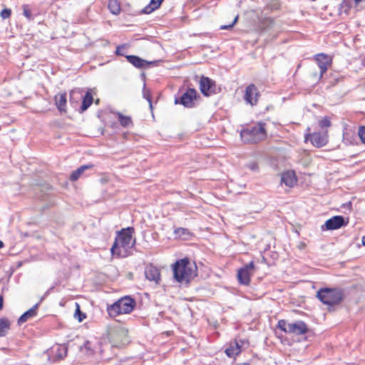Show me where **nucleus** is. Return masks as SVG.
<instances>
[{
    "mask_svg": "<svg viewBox=\"0 0 365 365\" xmlns=\"http://www.w3.org/2000/svg\"><path fill=\"white\" fill-rule=\"evenodd\" d=\"M317 297L324 304L334 306L341 303L344 299V292L339 288H322L317 294Z\"/></svg>",
    "mask_w": 365,
    "mask_h": 365,
    "instance_id": "nucleus-4",
    "label": "nucleus"
},
{
    "mask_svg": "<svg viewBox=\"0 0 365 365\" xmlns=\"http://www.w3.org/2000/svg\"><path fill=\"white\" fill-rule=\"evenodd\" d=\"M82 97V91L79 89H73L70 92V101L78 103V100Z\"/></svg>",
    "mask_w": 365,
    "mask_h": 365,
    "instance_id": "nucleus-27",
    "label": "nucleus"
},
{
    "mask_svg": "<svg viewBox=\"0 0 365 365\" xmlns=\"http://www.w3.org/2000/svg\"><path fill=\"white\" fill-rule=\"evenodd\" d=\"M67 347L65 345H57L55 348L56 356L58 359H63L67 355Z\"/></svg>",
    "mask_w": 365,
    "mask_h": 365,
    "instance_id": "nucleus-25",
    "label": "nucleus"
},
{
    "mask_svg": "<svg viewBox=\"0 0 365 365\" xmlns=\"http://www.w3.org/2000/svg\"><path fill=\"white\" fill-rule=\"evenodd\" d=\"M241 344H240L239 341H235L230 344L225 351L229 357L235 358L241 353Z\"/></svg>",
    "mask_w": 365,
    "mask_h": 365,
    "instance_id": "nucleus-17",
    "label": "nucleus"
},
{
    "mask_svg": "<svg viewBox=\"0 0 365 365\" xmlns=\"http://www.w3.org/2000/svg\"><path fill=\"white\" fill-rule=\"evenodd\" d=\"M24 15L29 19H32V14L31 11L29 10L28 6L24 5Z\"/></svg>",
    "mask_w": 365,
    "mask_h": 365,
    "instance_id": "nucleus-32",
    "label": "nucleus"
},
{
    "mask_svg": "<svg viewBox=\"0 0 365 365\" xmlns=\"http://www.w3.org/2000/svg\"><path fill=\"white\" fill-rule=\"evenodd\" d=\"M133 227H128L122 229L115 237V242L110 248V252L113 255L118 257H125L126 253L132 248L135 244V240H133L132 234L133 232Z\"/></svg>",
    "mask_w": 365,
    "mask_h": 365,
    "instance_id": "nucleus-1",
    "label": "nucleus"
},
{
    "mask_svg": "<svg viewBox=\"0 0 365 365\" xmlns=\"http://www.w3.org/2000/svg\"><path fill=\"white\" fill-rule=\"evenodd\" d=\"M11 14V11L9 9H4L1 11V16L4 19L9 18Z\"/></svg>",
    "mask_w": 365,
    "mask_h": 365,
    "instance_id": "nucleus-30",
    "label": "nucleus"
},
{
    "mask_svg": "<svg viewBox=\"0 0 365 365\" xmlns=\"http://www.w3.org/2000/svg\"><path fill=\"white\" fill-rule=\"evenodd\" d=\"M125 45L118 46L116 47L115 53L119 56H125L124 53L123 52V51L125 50Z\"/></svg>",
    "mask_w": 365,
    "mask_h": 365,
    "instance_id": "nucleus-34",
    "label": "nucleus"
},
{
    "mask_svg": "<svg viewBox=\"0 0 365 365\" xmlns=\"http://www.w3.org/2000/svg\"><path fill=\"white\" fill-rule=\"evenodd\" d=\"M2 304H3V297L1 296H0V309L2 307Z\"/></svg>",
    "mask_w": 365,
    "mask_h": 365,
    "instance_id": "nucleus-39",
    "label": "nucleus"
},
{
    "mask_svg": "<svg viewBox=\"0 0 365 365\" xmlns=\"http://www.w3.org/2000/svg\"><path fill=\"white\" fill-rule=\"evenodd\" d=\"M281 182L292 187L297 183V178L294 171H287L282 175Z\"/></svg>",
    "mask_w": 365,
    "mask_h": 365,
    "instance_id": "nucleus-16",
    "label": "nucleus"
},
{
    "mask_svg": "<svg viewBox=\"0 0 365 365\" xmlns=\"http://www.w3.org/2000/svg\"><path fill=\"white\" fill-rule=\"evenodd\" d=\"M247 166L250 170L252 171H257L258 169V165L257 163L254 161L248 163Z\"/></svg>",
    "mask_w": 365,
    "mask_h": 365,
    "instance_id": "nucleus-36",
    "label": "nucleus"
},
{
    "mask_svg": "<svg viewBox=\"0 0 365 365\" xmlns=\"http://www.w3.org/2000/svg\"><path fill=\"white\" fill-rule=\"evenodd\" d=\"M125 58L129 63L138 68H143L153 63L152 61H145L137 56L127 55Z\"/></svg>",
    "mask_w": 365,
    "mask_h": 365,
    "instance_id": "nucleus-15",
    "label": "nucleus"
},
{
    "mask_svg": "<svg viewBox=\"0 0 365 365\" xmlns=\"http://www.w3.org/2000/svg\"><path fill=\"white\" fill-rule=\"evenodd\" d=\"M83 346L87 350H90L91 349V346H90V342L88 341L85 342Z\"/></svg>",
    "mask_w": 365,
    "mask_h": 365,
    "instance_id": "nucleus-38",
    "label": "nucleus"
},
{
    "mask_svg": "<svg viewBox=\"0 0 365 365\" xmlns=\"http://www.w3.org/2000/svg\"><path fill=\"white\" fill-rule=\"evenodd\" d=\"M347 223L348 222H345L343 216L336 215L327 220L325 222L324 225L322 226V228L325 227L326 230H337L346 225Z\"/></svg>",
    "mask_w": 365,
    "mask_h": 365,
    "instance_id": "nucleus-12",
    "label": "nucleus"
},
{
    "mask_svg": "<svg viewBox=\"0 0 365 365\" xmlns=\"http://www.w3.org/2000/svg\"><path fill=\"white\" fill-rule=\"evenodd\" d=\"M186 232V230L182 227H179L175 230V233L179 236L184 235Z\"/></svg>",
    "mask_w": 365,
    "mask_h": 365,
    "instance_id": "nucleus-37",
    "label": "nucleus"
},
{
    "mask_svg": "<svg viewBox=\"0 0 365 365\" xmlns=\"http://www.w3.org/2000/svg\"><path fill=\"white\" fill-rule=\"evenodd\" d=\"M39 306V303H36L28 311L25 312L18 319L19 324L26 322L29 319L34 317L37 314V309Z\"/></svg>",
    "mask_w": 365,
    "mask_h": 365,
    "instance_id": "nucleus-18",
    "label": "nucleus"
},
{
    "mask_svg": "<svg viewBox=\"0 0 365 365\" xmlns=\"http://www.w3.org/2000/svg\"><path fill=\"white\" fill-rule=\"evenodd\" d=\"M93 96L89 91H87L86 95L83 98L81 110H86L92 104L93 102Z\"/></svg>",
    "mask_w": 365,
    "mask_h": 365,
    "instance_id": "nucleus-24",
    "label": "nucleus"
},
{
    "mask_svg": "<svg viewBox=\"0 0 365 365\" xmlns=\"http://www.w3.org/2000/svg\"><path fill=\"white\" fill-rule=\"evenodd\" d=\"M11 322L6 318L0 319V336H5L10 329Z\"/></svg>",
    "mask_w": 365,
    "mask_h": 365,
    "instance_id": "nucleus-22",
    "label": "nucleus"
},
{
    "mask_svg": "<svg viewBox=\"0 0 365 365\" xmlns=\"http://www.w3.org/2000/svg\"><path fill=\"white\" fill-rule=\"evenodd\" d=\"M305 140H310L314 147H323L328 143V131L324 130L307 134L305 135Z\"/></svg>",
    "mask_w": 365,
    "mask_h": 365,
    "instance_id": "nucleus-7",
    "label": "nucleus"
},
{
    "mask_svg": "<svg viewBox=\"0 0 365 365\" xmlns=\"http://www.w3.org/2000/svg\"><path fill=\"white\" fill-rule=\"evenodd\" d=\"M356 4L361 2L362 0H354Z\"/></svg>",
    "mask_w": 365,
    "mask_h": 365,
    "instance_id": "nucleus-42",
    "label": "nucleus"
},
{
    "mask_svg": "<svg viewBox=\"0 0 365 365\" xmlns=\"http://www.w3.org/2000/svg\"><path fill=\"white\" fill-rule=\"evenodd\" d=\"M265 123H257L255 125L243 129L240 133L242 140L245 143H256L266 137Z\"/></svg>",
    "mask_w": 365,
    "mask_h": 365,
    "instance_id": "nucleus-5",
    "label": "nucleus"
},
{
    "mask_svg": "<svg viewBox=\"0 0 365 365\" xmlns=\"http://www.w3.org/2000/svg\"><path fill=\"white\" fill-rule=\"evenodd\" d=\"M197 93L194 88H188L182 96L176 98L175 103L183 105L187 108H192L195 106V101L197 100Z\"/></svg>",
    "mask_w": 365,
    "mask_h": 365,
    "instance_id": "nucleus-8",
    "label": "nucleus"
},
{
    "mask_svg": "<svg viewBox=\"0 0 365 365\" xmlns=\"http://www.w3.org/2000/svg\"><path fill=\"white\" fill-rule=\"evenodd\" d=\"M358 135L361 141L365 143V126H362L359 129Z\"/></svg>",
    "mask_w": 365,
    "mask_h": 365,
    "instance_id": "nucleus-33",
    "label": "nucleus"
},
{
    "mask_svg": "<svg viewBox=\"0 0 365 365\" xmlns=\"http://www.w3.org/2000/svg\"><path fill=\"white\" fill-rule=\"evenodd\" d=\"M174 278L177 282L189 281L195 275L196 266H192L187 258L178 260L173 266Z\"/></svg>",
    "mask_w": 365,
    "mask_h": 365,
    "instance_id": "nucleus-2",
    "label": "nucleus"
},
{
    "mask_svg": "<svg viewBox=\"0 0 365 365\" xmlns=\"http://www.w3.org/2000/svg\"><path fill=\"white\" fill-rule=\"evenodd\" d=\"M75 319H78V322H82L86 318V314L81 312L80 309V307L78 304H76V310L74 313Z\"/></svg>",
    "mask_w": 365,
    "mask_h": 365,
    "instance_id": "nucleus-28",
    "label": "nucleus"
},
{
    "mask_svg": "<svg viewBox=\"0 0 365 365\" xmlns=\"http://www.w3.org/2000/svg\"><path fill=\"white\" fill-rule=\"evenodd\" d=\"M319 126L323 128L325 127H329L331 125V122L329 118L324 117L319 122Z\"/></svg>",
    "mask_w": 365,
    "mask_h": 365,
    "instance_id": "nucleus-29",
    "label": "nucleus"
},
{
    "mask_svg": "<svg viewBox=\"0 0 365 365\" xmlns=\"http://www.w3.org/2000/svg\"><path fill=\"white\" fill-rule=\"evenodd\" d=\"M108 7L113 14L118 15L120 12V6L118 0H108Z\"/></svg>",
    "mask_w": 365,
    "mask_h": 365,
    "instance_id": "nucleus-23",
    "label": "nucleus"
},
{
    "mask_svg": "<svg viewBox=\"0 0 365 365\" xmlns=\"http://www.w3.org/2000/svg\"><path fill=\"white\" fill-rule=\"evenodd\" d=\"M238 20V16H236L233 20V21L232 22V24H229V25H222L220 26V29L222 30H225V29H232L234 25L237 23Z\"/></svg>",
    "mask_w": 365,
    "mask_h": 365,
    "instance_id": "nucleus-31",
    "label": "nucleus"
},
{
    "mask_svg": "<svg viewBox=\"0 0 365 365\" xmlns=\"http://www.w3.org/2000/svg\"><path fill=\"white\" fill-rule=\"evenodd\" d=\"M277 327L286 333L297 335L304 334L308 329L307 324L302 321H297L294 323H287L284 319H281L278 322Z\"/></svg>",
    "mask_w": 365,
    "mask_h": 365,
    "instance_id": "nucleus-6",
    "label": "nucleus"
},
{
    "mask_svg": "<svg viewBox=\"0 0 365 365\" xmlns=\"http://www.w3.org/2000/svg\"><path fill=\"white\" fill-rule=\"evenodd\" d=\"M163 0H150V3L142 10V14H149L158 9Z\"/></svg>",
    "mask_w": 365,
    "mask_h": 365,
    "instance_id": "nucleus-20",
    "label": "nucleus"
},
{
    "mask_svg": "<svg viewBox=\"0 0 365 365\" xmlns=\"http://www.w3.org/2000/svg\"><path fill=\"white\" fill-rule=\"evenodd\" d=\"M315 60L317 62L320 69V78L327 71L328 66H330L331 61L330 58L324 53H318L315 56Z\"/></svg>",
    "mask_w": 365,
    "mask_h": 365,
    "instance_id": "nucleus-13",
    "label": "nucleus"
},
{
    "mask_svg": "<svg viewBox=\"0 0 365 365\" xmlns=\"http://www.w3.org/2000/svg\"><path fill=\"white\" fill-rule=\"evenodd\" d=\"M145 275L149 281H153L158 283L160 279V270L153 264L146 266L145 269Z\"/></svg>",
    "mask_w": 365,
    "mask_h": 365,
    "instance_id": "nucleus-14",
    "label": "nucleus"
},
{
    "mask_svg": "<svg viewBox=\"0 0 365 365\" xmlns=\"http://www.w3.org/2000/svg\"><path fill=\"white\" fill-rule=\"evenodd\" d=\"M66 101L67 100L66 93H58L55 96V104L58 110L61 113L66 111Z\"/></svg>",
    "mask_w": 365,
    "mask_h": 365,
    "instance_id": "nucleus-19",
    "label": "nucleus"
},
{
    "mask_svg": "<svg viewBox=\"0 0 365 365\" xmlns=\"http://www.w3.org/2000/svg\"><path fill=\"white\" fill-rule=\"evenodd\" d=\"M91 168H93V165H84L81 166L71 173L70 176V180L71 181L77 180L86 170L90 169Z\"/></svg>",
    "mask_w": 365,
    "mask_h": 365,
    "instance_id": "nucleus-21",
    "label": "nucleus"
},
{
    "mask_svg": "<svg viewBox=\"0 0 365 365\" xmlns=\"http://www.w3.org/2000/svg\"><path fill=\"white\" fill-rule=\"evenodd\" d=\"M255 265L253 262L245 264L237 272V279L242 284L247 285L250 282V276L253 274Z\"/></svg>",
    "mask_w": 365,
    "mask_h": 365,
    "instance_id": "nucleus-9",
    "label": "nucleus"
},
{
    "mask_svg": "<svg viewBox=\"0 0 365 365\" xmlns=\"http://www.w3.org/2000/svg\"><path fill=\"white\" fill-rule=\"evenodd\" d=\"M135 301L129 296L121 297L113 304L108 306L107 312L110 317L130 313L135 307Z\"/></svg>",
    "mask_w": 365,
    "mask_h": 365,
    "instance_id": "nucleus-3",
    "label": "nucleus"
},
{
    "mask_svg": "<svg viewBox=\"0 0 365 365\" xmlns=\"http://www.w3.org/2000/svg\"><path fill=\"white\" fill-rule=\"evenodd\" d=\"M259 96V91L255 84H250L245 88L244 100L252 106L257 105Z\"/></svg>",
    "mask_w": 365,
    "mask_h": 365,
    "instance_id": "nucleus-10",
    "label": "nucleus"
},
{
    "mask_svg": "<svg viewBox=\"0 0 365 365\" xmlns=\"http://www.w3.org/2000/svg\"><path fill=\"white\" fill-rule=\"evenodd\" d=\"M143 96L148 101L150 108H152L153 106H152V102H151V98H150V96L148 91H147L145 89H144V91H143Z\"/></svg>",
    "mask_w": 365,
    "mask_h": 365,
    "instance_id": "nucleus-35",
    "label": "nucleus"
},
{
    "mask_svg": "<svg viewBox=\"0 0 365 365\" xmlns=\"http://www.w3.org/2000/svg\"><path fill=\"white\" fill-rule=\"evenodd\" d=\"M4 247V243L2 241H0V249Z\"/></svg>",
    "mask_w": 365,
    "mask_h": 365,
    "instance_id": "nucleus-41",
    "label": "nucleus"
},
{
    "mask_svg": "<svg viewBox=\"0 0 365 365\" xmlns=\"http://www.w3.org/2000/svg\"><path fill=\"white\" fill-rule=\"evenodd\" d=\"M215 82L208 77L202 76L200 81V89L201 93L206 96L215 93Z\"/></svg>",
    "mask_w": 365,
    "mask_h": 365,
    "instance_id": "nucleus-11",
    "label": "nucleus"
},
{
    "mask_svg": "<svg viewBox=\"0 0 365 365\" xmlns=\"http://www.w3.org/2000/svg\"><path fill=\"white\" fill-rule=\"evenodd\" d=\"M362 245L365 247V235L361 239Z\"/></svg>",
    "mask_w": 365,
    "mask_h": 365,
    "instance_id": "nucleus-40",
    "label": "nucleus"
},
{
    "mask_svg": "<svg viewBox=\"0 0 365 365\" xmlns=\"http://www.w3.org/2000/svg\"><path fill=\"white\" fill-rule=\"evenodd\" d=\"M118 121L120 125L123 127H129L132 125V120L129 116H125L123 114L118 113Z\"/></svg>",
    "mask_w": 365,
    "mask_h": 365,
    "instance_id": "nucleus-26",
    "label": "nucleus"
}]
</instances>
